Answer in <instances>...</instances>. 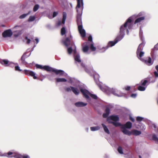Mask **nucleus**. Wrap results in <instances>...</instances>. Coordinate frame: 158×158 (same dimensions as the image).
Returning <instances> with one entry per match:
<instances>
[{"label": "nucleus", "instance_id": "nucleus-1", "mask_svg": "<svg viewBox=\"0 0 158 158\" xmlns=\"http://www.w3.org/2000/svg\"><path fill=\"white\" fill-rule=\"evenodd\" d=\"M132 17H130L128 18L124 24L120 27L119 34L118 35L114 41H110L106 47L102 48V49L103 50V51H102V52H104L109 47L114 46L118 41L121 40L124 36L126 31L127 34L128 35L129 34V29H131L133 26V25L131 23Z\"/></svg>", "mask_w": 158, "mask_h": 158}, {"label": "nucleus", "instance_id": "nucleus-2", "mask_svg": "<svg viewBox=\"0 0 158 158\" xmlns=\"http://www.w3.org/2000/svg\"><path fill=\"white\" fill-rule=\"evenodd\" d=\"M77 4L76 9L77 13V18L78 30L81 36L84 37L85 36V31L83 28L81 17L84 8L83 0H77Z\"/></svg>", "mask_w": 158, "mask_h": 158}, {"label": "nucleus", "instance_id": "nucleus-3", "mask_svg": "<svg viewBox=\"0 0 158 158\" xmlns=\"http://www.w3.org/2000/svg\"><path fill=\"white\" fill-rule=\"evenodd\" d=\"M35 66L37 69H44L48 72H52L55 73L56 74H59L60 76L66 77L68 76L67 73L62 70H58L56 69L50 67L48 65L43 66L39 64H36Z\"/></svg>", "mask_w": 158, "mask_h": 158}, {"label": "nucleus", "instance_id": "nucleus-4", "mask_svg": "<svg viewBox=\"0 0 158 158\" xmlns=\"http://www.w3.org/2000/svg\"><path fill=\"white\" fill-rule=\"evenodd\" d=\"M88 40L90 42H86L83 43L82 45V50L83 52L85 53L89 54L90 53V52L89 51V46L90 50L92 51H95L96 50V47L94 46V43L92 41V37L91 35H89L88 37Z\"/></svg>", "mask_w": 158, "mask_h": 158}, {"label": "nucleus", "instance_id": "nucleus-5", "mask_svg": "<svg viewBox=\"0 0 158 158\" xmlns=\"http://www.w3.org/2000/svg\"><path fill=\"white\" fill-rule=\"evenodd\" d=\"M99 84H98V86L100 89L103 92L109 94V93L110 92L113 94L114 95L118 97H121L123 96V94L121 93V92L116 89H111L106 86H102V87L101 85V83H99Z\"/></svg>", "mask_w": 158, "mask_h": 158}, {"label": "nucleus", "instance_id": "nucleus-6", "mask_svg": "<svg viewBox=\"0 0 158 158\" xmlns=\"http://www.w3.org/2000/svg\"><path fill=\"white\" fill-rule=\"evenodd\" d=\"M0 156H6L8 158L14 157L15 158H22L23 156L14 150L9 151L7 153L2 154L0 151Z\"/></svg>", "mask_w": 158, "mask_h": 158}, {"label": "nucleus", "instance_id": "nucleus-7", "mask_svg": "<svg viewBox=\"0 0 158 158\" xmlns=\"http://www.w3.org/2000/svg\"><path fill=\"white\" fill-rule=\"evenodd\" d=\"M79 88L81 93L87 99H89V95L91 97L94 99H97L98 98V97L96 95L90 94L88 90L86 89L84 85H79Z\"/></svg>", "mask_w": 158, "mask_h": 158}, {"label": "nucleus", "instance_id": "nucleus-8", "mask_svg": "<svg viewBox=\"0 0 158 158\" xmlns=\"http://www.w3.org/2000/svg\"><path fill=\"white\" fill-rule=\"evenodd\" d=\"M72 36L71 35H70L69 39L68 38H66L63 41V43L66 47H68L70 46H71L68 48L67 49L68 53L69 54H70L73 51V49L72 47L74 46L73 44H74V43L71 42V40H72ZM74 48H75V47H74ZM74 48L75 49H75V48Z\"/></svg>", "mask_w": 158, "mask_h": 158}, {"label": "nucleus", "instance_id": "nucleus-9", "mask_svg": "<svg viewBox=\"0 0 158 158\" xmlns=\"http://www.w3.org/2000/svg\"><path fill=\"white\" fill-rule=\"evenodd\" d=\"M145 43H141L140 44L137 49L136 51V55L138 58L141 61H143V59L142 58L144 54V52L142 50L143 49V47L145 44Z\"/></svg>", "mask_w": 158, "mask_h": 158}, {"label": "nucleus", "instance_id": "nucleus-10", "mask_svg": "<svg viewBox=\"0 0 158 158\" xmlns=\"http://www.w3.org/2000/svg\"><path fill=\"white\" fill-rule=\"evenodd\" d=\"M146 15V13L144 12H141L137 15H134L132 16L131 19L134 17L137 18H137L134 22V24L139 23L144 20Z\"/></svg>", "mask_w": 158, "mask_h": 158}, {"label": "nucleus", "instance_id": "nucleus-11", "mask_svg": "<svg viewBox=\"0 0 158 158\" xmlns=\"http://www.w3.org/2000/svg\"><path fill=\"white\" fill-rule=\"evenodd\" d=\"M13 35V32L10 29L5 31L2 33V36L4 38L10 37Z\"/></svg>", "mask_w": 158, "mask_h": 158}, {"label": "nucleus", "instance_id": "nucleus-12", "mask_svg": "<svg viewBox=\"0 0 158 158\" xmlns=\"http://www.w3.org/2000/svg\"><path fill=\"white\" fill-rule=\"evenodd\" d=\"M73 44L74 45V46L75 48V49H74L73 51L75 60L76 62L80 63L81 62V60L80 58V56L79 54L78 53H76V46L75 44Z\"/></svg>", "mask_w": 158, "mask_h": 158}, {"label": "nucleus", "instance_id": "nucleus-13", "mask_svg": "<svg viewBox=\"0 0 158 158\" xmlns=\"http://www.w3.org/2000/svg\"><path fill=\"white\" fill-rule=\"evenodd\" d=\"M81 85H84V86H85H85L84 84H80L79 85H78V87H73V86H71L72 91L73 92V93L74 94H75L76 95H77L79 94V93H80V91H79V89H78V88H79V89H80L79 88V86ZM79 89L80 90V89Z\"/></svg>", "mask_w": 158, "mask_h": 158}, {"label": "nucleus", "instance_id": "nucleus-14", "mask_svg": "<svg viewBox=\"0 0 158 158\" xmlns=\"http://www.w3.org/2000/svg\"><path fill=\"white\" fill-rule=\"evenodd\" d=\"M24 73L28 75H30L34 79H37V77L35 76V73L31 71L28 70H24Z\"/></svg>", "mask_w": 158, "mask_h": 158}, {"label": "nucleus", "instance_id": "nucleus-15", "mask_svg": "<svg viewBox=\"0 0 158 158\" xmlns=\"http://www.w3.org/2000/svg\"><path fill=\"white\" fill-rule=\"evenodd\" d=\"M31 54V52L30 53V54L28 55H26V52H25L23 54L21 58V61L22 63L24 65H26L27 64V62L25 61V58L28 57Z\"/></svg>", "mask_w": 158, "mask_h": 158}, {"label": "nucleus", "instance_id": "nucleus-16", "mask_svg": "<svg viewBox=\"0 0 158 158\" xmlns=\"http://www.w3.org/2000/svg\"><path fill=\"white\" fill-rule=\"evenodd\" d=\"M132 123L131 122L128 121L125 124H122L121 128L130 129L132 127Z\"/></svg>", "mask_w": 158, "mask_h": 158}, {"label": "nucleus", "instance_id": "nucleus-17", "mask_svg": "<svg viewBox=\"0 0 158 158\" xmlns=\"http://www.w3.org/2000/svg\"><path fill=\"white\" fill-rule=\"evenodd\" d=\"M142 61L145 64L148 66L152 65L153 63V62L152 61L151 58L150 57H147V59H143V61Z\"/></svg>", "mask_w": 158, "mask_h": 158}, {"label": "nucleus", "instance_id": "nucleus-18", "mask_svg": "<svg viewBox=\"0 0 158 158\" xmlns=\"http://www.w3.org/2000/svg\"><path fill=\"white\" fill-rule=\"evenodd\" d=\"M74 105L77 107H82L86 106L87 104L82 102H78L75 103Z\"/></svg>", "mask_w": 158, "mask_h": 158}, {"label": "nucleus", "instance_id": "nucleus-19", "mask_svg": "<svg viewBox=\"0 0 158 158\" xmlns=\"http://www.w3.org/2000/svg\"><path fill=\"white\" fill-rule=\"evenodd\" d=\"M94 78L95 81H96V83L97 85L98 86V84H99V83H101V85L102 87V86H105L104 85H103L102 82H100L99 81H98L99 79V76L98 74H95L94 76Z\"/></svg>", "mask_w": 158, "mask_h": 158}, {"label": "nucleus", "instance_id": "nucleus-20", "mask_svg": "<svg viewBox=\"0 0 158 158\" xmlns=\"http://www.w3.org/2000/svg\"><path fill=\"white\" fill-rule=\"evenodd\" d=\"M109 119L115 122L118 121L119 120V118L117 116L114 115H111L108 117L107 120H109Z\"/></svg>", "mask_w": 158, "mask_h": 158}, {"label": "nucleus", "instance_id": "nucleus-21", "mask_svg": "<svg viewBox=\"0 0 158 158\" xmlns=\"http://www.w3.org/2000/svg\"><path fill=\"white\" fill-rule=\"evenodd\" d=\"M131 135L137 136L141 134V132L140 131L134 129L131 131Z\"/></svg>", "mask_w": 158, "mask_h": 158}, {"label": "nucleus", "instance_id": "nucleus-22", "mask_svg": "<svg viewBox=\"0 0 158 158\" xmlns=\"http://www.w3.org/2000/svg\"><path fill=\"white\" fill-rule=\"evenodd\" d=\"M10 61L6 59H3L0 61V63L5 66H8Z\"/></svg>", "mask_w": 158, "mask_h": 158}, {"label": "nucleus", "instance_id": "nucleus-23", "mask_svg": "<svg viewBox=\"0 0 158 158\" xmlns=\"http://www.w3.org/2000/svg\"><path fill=\"white\" fill-rule=\"evenodd\" d=\"M121 129H122V131L123 133L124 134L127 135L129 136L131 135V131H128L126 128Z\"/></svg>", "mask_w": 158, "mask_h": 158}, {"label": "nucleus", "instance_id": "nucleus-24", "mask_svg": "<svg viewBox=\"0 0 158 158\" xmlns=\"http://www.w3.org/2000/svg\"><path fill=\"white\" fill-rule=\"evenodd\" d=\"M139 36L140 38V39L141 40V41H142V43H145L144 38L143 36V31L141 29V28H140L139 32Z\"/></svg>", "mask_w": 158, "mask_h": 158}, {"label": "nucleus", "instance_id": "nucleus-25", "mask_svg": "<svg viewBox=\"0 0 158 158\" xmlns=\"http://www.w3.org/2000/svg\"><path fill=\"white\" fill-rule=\"evenodd\" d=\"M102 125L105 132L108 134H110V132L107 127L103 123H102Z\"/></svg>", "mask_w": 158, "mask_h": 158}, {"label": "nucleus", "instance_id": "nucleus-26", "mask_svg": "<svg viewBox=\"0 0 158 158\" xmlns=\"http://www.w3.org/2000/svg\"><path fill=\"white\" fill-rule=\"evenodd\" d=\"M67 18V14L65 12H64L63 13V18L62 21V23L63 24H64L65 20Z\"/></svg>", "mask_w": 158, "mask_h": 158}, {"label": "nucleus", "instance_id": "nucleus-27", "mask_svg": "<svg viewBox=\"0 0 158 158\" xmlns=\"http://www.w3.org/2000/svg\"><path fill=\"white\" fill-rule=\"evenodd\" d=\"M56 81L57 82H65L67 81V80L64 78H56L55 79Z\"/></svg>", "mask_w": 158, "mask_h": 158}, {"label": "nucleus", "instance_id": "nucleus-28", "mask_svg": "<svg viewBox=\"0 0 158 158\" xmlns=\"http://www.w3.org/2000/svg\"><path fill=\"white\" fill-rule=\"evenodd\" d=\"M90 130L92 131H98L100 129V127L98 126L91 127L90 128Z\"/></svg>", "mask_w": 158, "mask_h": 158}, {"label": "nucleus", "instance_id": "nucleus-29", "mask_svg": "<svg viewBox=\"0 0 158 158\" xmlns=\"http://www.w3.org/2000/svg\"><path fill=\"white\" fill-rule=\"evenodd\" d=\"M147 85L146 87L144 86H142L141 85H139L138 87V89L140 91H144L145 90L146 88L147 87Z\"/></svg>", "mask_w": 158, "mask_h": 158}, {"label": "nucleus", "instance_id": "nucleus-30", "mask_svg": "<svg viewBox=\"0 0 158 158\" xmlns=\"http://www.w3.org/2000/svg\"><path fill=\"white\" fill-rule=\"evenodd\" d=\"M31 13V11H29L28 12L27 14H23L22 15H21L19 18L20 19H23L25 18L27 15Z\"/></svg>", "mask_w": 158, "mask_h": 158}, {"label": "nucleus", "instance_id": "nucleus-31", "mask_svg": "<svg viewBox=\"0 0 158 158\" xmlns=\"http://www.w3.org/2000/svg\"><path fill=\"white\" fill-rule=\"evenodd\" d=\"M155 68L157 71H155L154 72V74L155 77H158V65L156 66Z\"/></svg>", "mask_w": 158, "mask_h": 158}, {"label": "nucleus", "instance_id": "nucleus-32", "mask_svg": "<svg viewBox=\"0 0 158 158\" xmlns=\"http://www.w3.org/2000/svg\"><path fill=\"white\" fill-rule=\"evenodd\" d=\"M17 63H14L10 61L8 64V66L13 68L14 67L15 65H18Z\"/></svg>", "mask_w": 158, "mask_h": 158}, {"label": "nucleus", "instance_id": "nucleus-33", "mask_svg": "<svg viewBox=\"0 0 158 158\" xmlns=\"http://www.w3.org/2000/svg\"><path fill=\"white\" fill-rule=\"evenodd\" d=\"M148 82V81L147 80H142L141 81V85L142 86H145L146 85L147 83Z\"/></svg>", "mask_w": 158, "mask_h": 158}, {"label": "nucleus", "instance_id": "nucleus-34", "mask_svg": "<svg viewBox=\"0 0 158 158\" xmlns=\"http://www.w3.org/2000/svg\"><path fill=\"white\" fill-rule=\"evenodd\" d=\"M118 152L120 154H123V150L122 148L120 146L118 147L117 149Z\"/></svg>", "mask_w": 158, "mask_h": 158}, {"label": "nucleus", "instance_id": "nucleus-35", "mask_svg": "<svg viewBox=\"0 0 158 158\" xmlns=\"http://www.w3.org/2000/svg\"><path fill=\"white\" fill-rule=\"evenodd\" d=\"M152 138L153 140L158 142V138L156 135L154 134L152 135Z\"/></svg>", "mask_w": 158, "mask_h": 158}, {"label": "nucleus", "instance_id": "nucleus-36", "mask_svg": "<svg viewBox=\"0 0 158 158\" xmlns=\"http://www.w3.org/2000/svg\"><path fill=\"white\" fill-rule=\"evenodd\" d=\"M122 124H121L119 123L115 122H114V123H113V125L115 127L120 126L121 127Z\"/></svg>", "mask_w": 158, "mask_h": 158}, {"label": "nucleus", "instance_id": "nucleus-37", "mask_svg": "<svg viewBox=\"0 0 158 158\" xmlns=\"http://www.w3.org/2000/svg\"><path fill=\"white\" fill-rule=\"evenodd\" d=\"M35 16H31L29 17L28 21L29 22H32L35 20Z\"/></svg>", "mask_w": 158, "mask_h": 158}, {"label": "nucleus", "instance_id": "nucleus-38", "mask_svg": "<svg viewBox=\"0 0 158 158\" xmlns=\"http://www.w3.org/2000/svg\"><path fill=\"white\" fill-rule=\"evenodd\" d=\"M66 32L65 29L64 27H63L61 30V35H64L65 34Z\"/></svg>", "mask_w": 158, "mask_h": 158}, {"label": "nucleus", "instance_id": "nucleus-39", "mask_svg": "<svg viewBox=\"0 0 158 158\" xmlns=\"http://www.w3.org/2000/svg\"><path fill=\"white\" fill-rule=\"evenodd\" d=\"M81 65L82 67H83L85 69V70L86 72L88 73H89V71L88 69H87L84 64L83 63H81Z\"/></svg>", "mask_w": 158, "mask_h": 158}, {"label": "nucleus", "instance_id": "nucleus-40", "mask_svg": "<svg viewBox=\"0 0 158 158\" xmlns=\"http://www.w3.org/2000/svg\"><path fill=\"white\" fill-rule=\"evenodd\" d=\"M39 6L38 4L35 5L34 7L33 11L34 12L36 11L39 9Z\"/></svg>", "mask_w": 158, "mask_h": 158}, {"label": "nucleus", "instance_id": "nucleus-41", "mask_svg": "<svg viewBox=\"0 0 158 158\" xmlns=\"http://www.w3.org/2000/svg\"><path fill=\"white\" fill-rule=\"evenodd\" d=\"M64 90L67 92H70L72 90L71 86L65 87L64 88Z\"/></svg>", "mask_w": 158, "mask_h": 158}, {"label": "nucleus", "instance_id": "nucleus-42", "mask_svg": "<svg viewBox=\"0 0 158 158\" xmlns=\"http://www.w3.org/2000/svg\"><path fill=\"white\" fill-rule=\"evenodd\" d=\"M69 79V83L70 84H73L74 82V78L70 77Z\"/></svg>", "mask_w": 158, "mask_h": 158}, {"label": "nucleus", "instance_id": "nucleus-43", "mask_svg": "<svg viewBox=\"0 0 158 158\" xmlns=\"http://www.w3.org/2000/svg\"><path fill=\"white\" fill-rule=\"evenodd\" d=\"M136 119L137 121H141L144 119V118L142 117L138 116L136 117Z\"/></svg>", "mask_w": 158, "mask_h": 158}, {"label": "nucleus", "instance_id": "nucleus-44", "mask_svg": "<svg viewBox=\"0 0 158 158\" xmlns=\"http://www.w3.org/2000/svg\"><path fill=\"white\" fill-rule=\"evenodd\" d=\"M58 14V12L57 11H54L53 13L52 18H54Z\"/></svg>", "mask_w": 158, "mask_h": 158}, {"label": "nucleus", "instance_id": "nucleus-45", "mask_svg": "<svg viewBox=\"0 0 158 158\" xmlns=\"http://www.w3.org/2000/svg\"><path fill=\"white\" fill-rule=\"evenodd\" d=\"M110 112V110L108 107H107L105 110V113L108 114H109Z\"/></svg>", "mask_w": 158, "mask_h": 158}, {"label": "nucleus", "instance_id": "nucleus-46", "mask_svg": "<svg viewBox=\"0 0 158 158\" xmlns=\"http://www.w3.org/2000/svg\"><path fill=\"white\" fill-rule=\"evenodd\" d=\"M15 70L16 71H21L22 70L21 69H20V68L19 66H16L15 67Z\"/></svg>", "mask_w": 158, "mask_h": 158}, {"label": "nucleus", "instance_id": "nucleus-47", "mask_svg": "<svg viewBox=\"0 0 158 158\" xmlns=\"http://www.w3.org/2000/svg\"><path fill=\"white\" fill-rule=\"evenodd\" d=\"M25 39L27 40V44H29L31 40L30 39H28L27 36L25 37Z\"/></svg>", "mask_w": 158, "mask_h": 158}, {"label": "nucleus", "instance_id": "nucleus-48", "mask_svg": "<svg viewBox=\"0 0 158 158\" xmlns=\"http://www.w3.org/2000/svg\"><path fill=\"white\" fill-rule=\"evenodd\" d=\"M137 96V94H132L131 95V97L133 98H135Z\"/></svg>", "mask_w": 158, "mask_h": 158}, {"label": "nucleus", "instance_id": "nucleus-49", "mask_svg": "<svg viewBox=\"0 0 158 158\" xmlns=\"http://www.w3.org/2000/svg\"><path fill=\"white\" fill-rule=\"evenodd\" d=\"M109 115V114H106L105 113L103 114V117L104 118H106Z\"/></svg>", "mask_w": 158, "mask_h": 158}, {"label": "nucleus", "instance_id": "nucleus-50", "mask_svg": "<svg viewBox=\"0 0 158 158\" xmlns=\"http://www.w3.org/2000/svg\"><path fill=\"white\" fill-rule=\"evenodd\" d=\"M22 158H30V157L28 155L25 154L23 156Z\"/></svg>", "mask_w": 158, "mask_h": 158}, {"label": "nucleus", "instance_id": "nucleus-51", "mask_svg": "<svg viewBox=\"0 0 158 158\" xmlns=\"http://www.w3.org/2000/svg\"><path fill=\"white\" fill-rule=\"evenodd\" d=\"M154 48L156 50H158V43L155 45Z\"/></svg>", "mask_w": 158, "mask_h": 158}, {"label": "nucleus", "instance_id": "nucleus-52", "mask_svg": "<svg viewBox=\"0 0 158 158\" xmlns=\"http://www.w3.org/2000/svg\"><path fill=\"white\" fill-rule=\"evenodd\" d=\"M131 88L130 86H127L125 87V89L127 91L129 90Z\"/></svg>", "mask_w": 158, "mask_h": 158}, {"label": "nucleus", "instance_id": "nucleus-53", "mask_svg": "<svg viewBox=\"0 0 158 158\" xmlns=\"http://www.w3.org/2000/svg\"><path fill=\"white\" fill-rule=\"evenodd\" d=\"M130 119L133 122L135 121L134 119L131 116H130Z\"/></svg>", "mask_w": 158, "mask_h": 158}, {"label": "nucleus", "instance_id": "nucleus-54", "mask_svg": "<svg viewBox=\"0 0 158 158\" xmlns=\"http://www.w3.org/2000/svg\"><path fill=\"white\" fill-rule=\"evenodd\" d=\"M107 120L108 121L109 123H112L113 124V123H114V122L113 121V120H110V119H109V120L107 119Z\"/></svg>", "mask_w": 158, "mask_h": 158}, {"label": "nucleus", "instance_id": "nucleus-55", "mask_svg": "<svg viewBox=\"0 0 158 158\" xmlns=\"http://www.w3.org/2000/svg\"><path fill=\"white\" fill-rule=\"evenodd\" d=\"M142 126L143 127L141 129L143 131H144L145 130V129H146V127L144 125H142Z\"/></svg>", "mask_w": 158, "mask_h": 158}, {"label": "nucleus", "instance_id": "nucleus-56", "mask_svg": "<svg viewBox=\"0 0 158 158\" xmlns=\"http://www.w3.org/2000/svg\"><path fill=\"white\" fill-rule=\"evenodd\" d=\"M35 40L36 41V44H37L39 42V39L38 38H36L35 39Z\"/></svg>", "mask_w": 158, "mask_h": 158}, {"label": "nucleus", "instance_id": "nucleus-57", "mask_svg": "<svg viewBox=\"0 0 158 158\" xmlns=\"http://www.w3.org/2000/svg\"><path fill=\"white\" fill-rule=\"evenodd\" d=\"M61 24V22L60 21H59L58 22L57 25L58 26H60Z\"/></svg>", "mask_w": 158, "mask_h": 158}, {"label": "nucleus", "instance_id": "nucleus-58", "mask_svg": "<svg viewBox=\"0 0 158 158\" xmlns=\"http://www.w3.org/2000/svg\"><path fill=\"white\" fill-rule=\"evenodd\" d=\"M48 18L49 19H52V17L51 15H48Z\"/></svg>", "mask_w": 158, "mask_h": 158}, {"label": "nucleus", "instance_id": "nucleus-59", "mask_svg": "<svg viewBox=\"0 0 158 158\" xmlns=\"http://www.w3.org/2000/svg\"><path fill=\"white\" fill-rule=\"evenodd\" d=\"M20 27V26H15L14 27V28H16L17 27Z\"/></svg>", "mask_w": 158, "mask_h": 158}, {"label": "nucleus", "instance_id": "nucleus-60", "mask_svg": "<svg viewBox=\"0 0 158 158\" xmlns=\"http://www.w3.org/2000/svg\"><path fill=\"white\" fill-rule=\"evenodd\" d=\"M34 47H33L31 49V52L33 50H34Z\"/></svg>", "mask_w": 158, "mask_h": 158}, {"label": "nucleus", "instance_id": "nucleus-61", "mask_svg": "<svg viewBox=\"0 0 158 158\" xmlns=\"http://www.w3.org/2000/svg\"><path fill=\"white\" fill-rule=\"evenodd\" d=\"M139 158H142V157L141 156L139 155Z\"/></svg>", "mask_w": 158, "mask_h": 158}, {"label": "nucleus", "instance_id": "nucleus-62", "mask_svg": "<svg viewBox=\"0 0 158 158\" xmlns=\"http://www.w3.org/2000/svg\"><path fill=\"white\" fill-rule=\"evenodd\" d=\"M36 46L35 45H34V46L33 47H34V48Z\"/></svg>", "mask_w": 158, "mask_h": 158}, {"label": "nucleus", "instance_id": "nucleus-63", "mask_svg": "<svg viewBox=\"0 0 158 158\" xmlns=\"http://www.w3.org/2000/svg\"><path fill=\"white\" fill-rule=\"evenodd\" d=\"M147 119H144V121H145Z\"/></svg>", "mask_w": 158, "mask_h": 158}, {"label": "nucleus", "instance_id": "nucleus-64", "mask_svg": "<svg viewBox=\"0 0 158 158\" xmlns=\"http://www.w3.org/2000/svg\"><path fill=\"white\" fill-rule=\"evenodd\" d=\"M86 130L88 131V128H86Z\"/></svg>", "mask_w": 158, "mask_h": 158}]
</instances>
